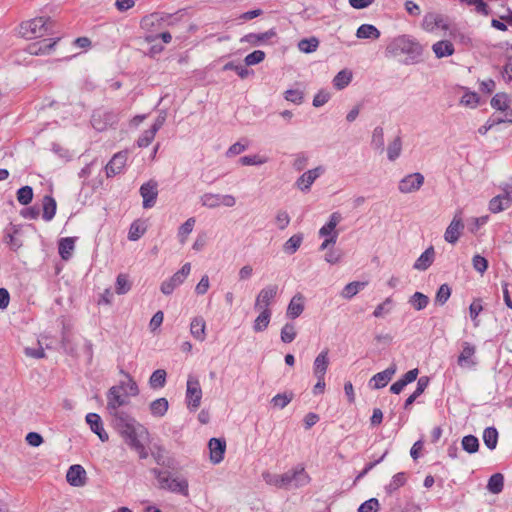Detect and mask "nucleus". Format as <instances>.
I'll list each match as a JSON object with an SVG mask.
<instances>
[{
  "mask_svg": "<svg viewBox=\"0 0 512 512\" xmlns=\"http://www.w3.org/2000/svg\"><path fill=\"white\" fill-rule=\"evenodd\" d=\"M223 70L224 71L233 70V71H235L237 73V75L241 79H245L248 76L253 74V71L249 70L246 66L235 64L233 61H230V62L226 63L223 66Z\"/></svg>",
  "mask_w": 512,
  "mask_h": 512,
  "instance_id": "53",
  "label": "nucleus"
},
{
  "mask_svg": "<svg viewBox=\"0 0 512 512\" xmlns=\"http://www.w3.org/2000/svg\"><path fill=\"white\" fill-rule=\"evenodd\" d=\"M463 230H464L463 220L461 218L460 213H457V214H455L452 221L446 228V231L444 233L445 241H447L450 244H455L459 240Z\"/></svg>",
  "mask_w": 512,
  "mask_h": 512,
  "instance_id": "12",
  "label": "nucleus"
},
{
  "mask_svg": "<svg viewBox=\"0 0 512 512\" xmlns=\"http://www.w3.org/2000/svg\"><path fill=\"white\" fill-rule=\"evenodd\" d=\"M476 347L470 342L462 343V351L457 358V364L462 368H473L477 365L475 360Z\"/></svg>",
  "mask_w": 512,
  "mask_h": 512,
  "instance_id": "13",
  "label": "nucleus"
},
{
  "mask_svg": "<svg viewBox=\"0 0 512 512\" xmlns=\"http://www.w3.org/2000/svg\"><path fill=\"white\" fill-rule=\"evenodd\" d=\"M260 311V314L257 316L253 323V330L255 332H263L266 330L272 315L271 309H263Z\"/></svg>",
  "mask_w": 512,
  "mask_h": 512,
  "instance_id": "33",
  "label": "nucleus"
},
{
  "mask_svg": "<svg viewBox=\"0 0 512 512\" xmlns=\"http://www.w3.org/2000/svg\"><path fill=\"white\" fill-rule=\"evenodd\" d=\"M210 450V460L213 464H218L224 459L226 451V441L224 438H211L208 443Z\"/></svg>",
  "mask_w": 512,
  "mask_h": 512,
  "instance_id": "17",
  "label": "nucleus"
},
{
  "mask_svg": "<svg viewBox=\"0 0 512 512\" xmlns=\"http://www.w3.org/2000/svg\"><path fill=\"white\" fill-rule=\"evenodd\" d=\"M423 49L421 44L409 35H400L391 39L386 48V57L406 55L405 64H414L420 60Z\"/></svg>",
  "mask_w": 512,
  "mask_h": 512,
  "instance_id": "1",
  "label": "nucleus"
},
{
  "mask_svg": "<svg viewBox=\"0 0 512 512\" xmlns=\"http://www.w3.org/2000/svg\"><path fill=\"white\" fill-rule=\"evenodd\" d=\"M322 166L304 172L296 181V186L301 191H309L314 181L324 172Z\"/></svg>",
  "mask_w": 512,
  "mask_h": 512,
  "instance_id": "18",
  "label": "nucleus"
},
{
  "mask_svg": "<svg viewBox=\"0 0 512 512\" xmlns=\"http://www.w3.org/2000/svg\"><path fill=\"white\" fill-rule=\"evenodd\" d=\"M149 408L154 417H163L168 411L169 403L166 398L161 397L152 401Z\"/></svg>",
  "mask_w": 512,
  "mask_h": 512,
  "instance_id": "37",
  "label": "nucleus"
},
{
  "mask_svg": "<svg viewBox=\"0 0 512 512\" xmlns=\"http://www.w3.org/2000/svg\"><path fill=\"white\" fill-rule=\"evenodd\" d=\"M410 304L415 310L420 311L427 307L429 304V298L421 292H415L410 298Z\"/></svg>",
  "mask_w": 512,
  "mask_h": 512,
  "instance_id": "50",
  "label": "nucleus"
},
{
  "mask_svg": "<svg viewBox=\"0 0 512 512\" xmlns=\"http://www.w3.org/2000/svg\"><path fill=\"white\" fill-rule=\"evenodd\" d=\"M202 390L197 378L189 376L187 380L186 402L191 410H196L201 404Z\"/></svg>",
  "mask_w": 512,
  "mask_h": 512,
  "instance_id": "6",
  "label": "nucleus"
},
{
  "mask_svg": "<svg viewBox=\"0 0 512 512\" xmlns=\"http://www.w3.org/2000/svg\"><path fill=\"white\" fill-rule=\"evenodd\" d=\"M128 159V151H120L110 159L105 166L106 176L114 177L123 172Z\"/></svg>",
  "mask_w": 512,
  "mask_h": 512,
  "instance_id": "10",
  "label": "nucleus"
},
{
  "mask_svg": "<svg viewBox=\"0 0 512 512\" xmlns=\"http://www.w3.org/2000/svg\"><path fill=\"white\" fill-rule=\"evenodd\" d=\"M146 232V227L140 220H135L131 223L129 232H128V239L130 241H137L139 240Z\"/></svg>",
  "mask_w": 512,
  "mask_h": 512,
  "instance_id": "47",
  "label": "nucleus"
},
{
  "mask_svg": "<svg viewBox=\"0 0 512 512\" xmlns=\"http://www.w3.org/2000/svg\"><path fill=\"white\" fill-rule=\"evenodd\" d=\"M421 27L426 32H434L435 29L441 28L442 30H448L449 24L447 17L443 14L436 12H428L424 15Z\"/></svg>",
  "mask_w": 512,
  "mask_h": 512,
  "instance_id": "7",
  "label": "nucleus"
},
{
  "mask_svg": "<svg viewBox=\"0 0 512 512\" xmlns=\"http://www.w3.org/2000/svg\"><path fill=\"white\" fill-rule=\"evenodd\" d=\"M111 417L114 428L121 435L126 444L132 442V439L139 437V433L135 427L136 421L128 413L121 412L111 415Z\"/></svg>",
  "mask_w": 512,
  "mask_h": 512,
  "instance_id": "3",
  "label": "nucleus"
},
{
  "mask_svg": "<svg viewBox=\"0 0 512 512\" xmlns=\"http://www.w3.org/2000/svg\"><path fill=\"white\" fill-rule=\"evenodd\" d=\"M285 100L300 105L304 100V93L299 89H288L284 92Z\"/></svg>",
  "mask_w": 512,
  "mask_h": 512,
  "instance_id": "60",
  "label": "nucleus"
},
{
  "mask_svg": "<svg viewBox=\"0 0 512 512\" xmlns=\"http://www.w3.org/2000/svg\"><path fill=\"white\" fill-rule=\"evenodd\" d=\"M462 448L469 454L476 453L479 449V440L474 435H466L462 439Z\"/></svg>",
  "mask_w": 512,
  "mask_h": 512,
  "instance_id": "52",
  "label": "nucleus"
},
{
  "mask_svg": "<svg viewBox=\"0 0 512 512\" xmlns=\"http://www.w3.org/2000/svg\"><path fill=\"white\" fill-rule=\"evenodd\" d=\"M60 344H61L63 351L67 355H69L73 358L78 357L77 344L73 340L69 325H67L64 321L62 322Z\"/></svg>",
  "mask_w": 512,
  "mask_h": 512,
  "instance_id": "14",
  "label": "nucleus"
},
{
  "mask_svg": "<svg viewBox=\"0 0 512 512\" xmlns=\"http://www.w3.org/2000/svg\"><path fill=\"white\" fill-rule=\"evenodd\" d=\"M278 293V286L275 284L264 287L256 297L254 308L256 310L270 309Z\"/></svg>",
  "mask_w": 512,
  "mask_h": 512,
  "instance_id": "9",
  "label": "nucleus"
},
{
  "mask_svg": "<svg viewBox=\"0 0 512 512\" xmlns=\"http://www.w3.org/2000/svg\"><path fill=\"white\" fill-rule=\"evenodd\" d=\"M201 203L208 208H215L221 205V195L205 193L201 196Z\"/></svg>",
  "mask_w": 512,
  "mask_h": 512,
  "instance_id": "58",
  "label": "nucleus"
},
{
  "mask_svg": "<svg viewBox=\"0 0 512 512\" xmlns=\"http://www.w3.org/2000/svg\"><path fill=\"white\" fill-rule=\"evenodd\" d=\"M356 36L359 39H378L380 31L372 24H362L357 29Z\"/></svg>",
  "mask_w": 512,
  "mask_h": 512,
  "instance_id": "39",
  "label": "nucleus"
},
{
  "mask_svg": "<svg viewBox=\"0 0 512 512\" xmlns=\"http://www.w3.org/2000/svg\"><path fill=\"white\" fill-rule=\"evenodd\" d=\"M67 482L74 487H81L86 483V471L79 465H71L66 474Z\"/></svg>",
  "mask_w": 512,
  "mask_h": 512,
  "instance_id": "19",
  "label": "nucleus"
},
{
  "mask_svg": "<svg viewBox=\"0 0 512 512\" xmlns=\"http://www.w3.org/2000/svg\"><path fill=\"white\" fill-rule=\"evenodd\" d=\"M156 132L151 128L145 130L137 140V146L140 148L147 147L155 138Z\"/></svg>",
  "mask_w": 512,
  "mask_h": 512,
  "instance_id": "63",
  "label": "nucleus"
},
{
  "mask_svg": "<svg viewBox=\"0 0 512 512\" xmlns=\"http://www.w3.org/2000/svg\"><path fill=\"white\" fill-rule=\"evenodd\" d=\"M407 483V474L405 472L396 473L391 481L384 487L387 495H392L400 487H403Z\"/></svg>",
  "mask_w": 512,
  "mask_h": 512,
  "instance_id": "32",
  "label": "nucleus"
},
{
  "mask_svg": "<svg viewBox=\"0 0 512 512\" xmlns=\"http://www.w3.org/2000/svg\"><path fill=\"white\" fill-rule=\"evenodd\" d=\"M280 482L283 488L295 487L299 488L305 486L310 482V477L306 473L304 467L298 466L280 475Z\"/></svg>",
  "mask_w": 512,
  "mask_h": 512,
  "instance_id": "4",
  "label": "nucleus"
},
{
  "mask_svg": "<svg viewBox=\"0 0 512 512\" xmlns=\"http://www.w3.org/2000/svg\"><path fill=\"white\" fill-rule=\"evenodd\" d=\"M371 145L374 149L383 152L384 150V132L383 128L378 126L374 129L372 134Z\"/></svg>",
  "mask_w": 512,
  "mask_h": 512,
  "instance_id": "57",
  "label": "nucleus"
},
{
  "mask_svg": "<svg viewBox=\"0 0 512 512\" xmlns=\"http://www.w3.org/2000/svg\"><path fill=\"white\" fill-rule=\"evenodd\" d=\"M490 104L494 109L505 112V122L512 123V110H509L508 96L506 93L495 94Z\"/></svg>",
  "mask_w": 512,
  "mask_h": 512,
  "instance_id": "23",
  "label": "nucleus"
},
{
  "mask_svg": "<svg viewBox=\"0 0 512 512\" xmlns=\"http://www.w3.org/2000/svg\"><path fill=\"white\" fill-rule=\"evenodd\" d=\"M402 150V141L401 137L397 136L388 146L387 156L390 161L396 160L401 153Z\"/></svg>",
  "mask_w": 512,
  "mask_h": 512,
  "instance_id": "55",
  "label": "nucleus"
},
{
  "mask_svg": "<svg viewBox=\"0 0 512 512\" xmlns=\"http://www.w3.org/2000/svg\"><path fill=\"white\" fill-rule=\"evenodd\" d=\"M397 367L393 363L388 368H386L384 371L379 372L375 374L370 380H369V387L371 389H381L387 386V384L392 379L393 375L396 373Z\"/></svg>",
  "mask_w": 512,
  "mask_h": 512,
  "instance_id": "15",
  "label": "nucleus"
},
{
  "mask_svg": "<svg viewBox=\"0 0 512 512\" xmlns=\"http://www.w3.org/2000/svg\"><path fill=\"white\" fill-rule=\"evenodd\" d=\"M379 509V502L376 498H371L365 502H363L359 508L358 512H377Z\"/></svg>",
  "mask_w": 512,
  "mask_h": 512,
  "instance_id": "64",
  "label": "nucleus"
},
{
  "mask_svg": "<svg viewBox=\"0 0 512 512\" xmlns=\"http://www.w3.org/2000/svg\"><path fill=\"white\" fill-rule=\"evenodd\" d=\"M60 40V37H56L54 39H43L42 41H38L35 43H31L28 46L27 51L31 55H46L49 54Z\"/></svg>",
  "mask_w": 512,
  "mask_h": 512,
  "instance_id": "20",
  "label": "nucleus"
},
{
  "mask_svg": "<svg viewBox=\"0 0 512 512\" xmlns=\"http://www.w3.org/2000/svg\"><path fill=\"white\" fill-rule=\"evenodd\" d=\"M450 296H451V288L446 283L442 284L436 292L435 302H436V304H439L442 306L448 301Z\"/></svg>",
  "mask_w": 512,
  "mask_h": 512,
  "instance_id": "59",
  "label": "nucleus"
},
{
  "mask_svg": "<svg viewBox=\"0 0 512 512\" xmlns=\"http://www.w3.org/2000/svg\"><path fill=\"white\" fill-rule=\"evenodd\" d=\"M132 283L129 280V276L124 273H120L116 278L115 292L118 295H123L131 290Z\"/></svg>",
  "mask_w": 512,
  "mask_h": 512,
  "instance_id": "46",
  "label": "nucleus"
},
{
  "mask_svg": "<svg viewBox=\"0 0 512 512\" xmlns=\"http://www.w3.org/2000/svg\"><path fill=\"white\" fill-rule=\"evenodd\" d=\"M195 218H188L178 229V238L181 244H184L188 235L192 232L195 225Z\"/></svg>",
  "mask_w": 512,
  "mask_h": 512,
  "instance_id": "49",
  "label": "nucleus"
},
{
  "mask_svg": "<svg viewBox=\"0 0 512 512\" xmlns=\"http://www.w3.org/2000/svg\"><path fill=\"white\" fill-rule=\"evenodd\" d=\"M328 354V349H325L321 351L315 358L313 363V374L315 377H320L321 375V377L325 378L330 363Z\"/></svg>",
  "mask_w": 512,
  "mask_h": 512,
  "instance_id": "26",
  "label": "nucleus"
},
{
  "mask_svg": "<svg viewBox=\"0 0 512 512\" xmlns=\"http://www.w3.org/2000/svg\"><path fill=\"white\" fill-rule=\"evenodd\" d=\"M343 217L340 212L336 211L333 212L329 220L325 225H323L319 229V236L320 237H333L336 235V239L338 238L339 232L336 230L337 225L342 221Z\"/></svg>",
  "mask_w": 512,
  "mask_h": 512,
  "instance_id": "21",
  "label": "nucleus"
},
{
  "mask_svg": "<svg viewBox=\"0 0 512 512\" xmlns=\"http://www.w3.org/2000/svg\"><path fill=\"white\" fill-rule=\"evenodd\" d=\"M434 258L435 251L433 246H430L418 257L413 268L419 271H425L433 264Z\"/></svg>",
  "mask_w": 512,
  "mask_h": 512,
  "instance_id": "27",
  "label": "nucleus"
},
{
  "mask_svg": "<svg viewBox=\"0 0 512 512\" xmlns=\"http://www.w3.org/2000/svg\"><path fill=\"white\" fill-rule=\"evenodd\" d=\"M167 373L163 369L155 370L149 378V385L152 389L163 388L166 384Z\"/></svg>",
  "mask_w": 512,
  "mask_h": 512,
  "instance_id": "44",
  "label": "nucleus"
},
{
  "mask_svg": "<svg viewBox=\"0 0 512 512\" xmlns=\"http://www.w3.org/2000/svg\"><path fill=\"white\" fill-rule=\"evenodd\" d=\"M432 51L438 59H441L453 55L455 48L451 41L440 40L432 45Z\"/></svg>",
  "mask_w": 512,
  "mask_h": 512,
  "instance_id": "29",
  "label": "nucleus"
},
{
  "mask_svg": "<svg viewBox=\"0 0 512 512\" xmlns=\"http://www.w3.org/2000/svg\"><path fill=\"white\" fill-rule=\"evenodd\" d=\"M319 40L316 37L304 38L299 41L298 48L301 52L312 53L317 50Z\"/></svg>",
  "mask_w": 512,
  "mask_h": 512,
  "instance_id": "51",
  "label": "nucleus"
},
{
  "mask_svg": "<svg viewBox=\"0 0 512 512\" xmlns=\"http://www.w3.org/2000/svg\"><path fill=\"white\" fill-rule=\"evenodd\" d=\"M123 385L113 386L107 392V410L110 415L121 413L120 407L129 403L128 394L122 393Z\"/></svg>",
  "mask_w": 512,
  "mask_h": 512,
  "instance_id": "5",
  "label": "nucleus"
},
{
  "mask_svg": "<svg viewBox=\"0 0 512 512\" xmlns=\"http://www.w3.org/2000/svg\"><path fill=\"white\" fill-rule=\"evenodd\" d=\"M33 195H34L33 188L28 185L22 186L16 192L17 201L21 205H25V206L32 202Z\"/></svg>",
  "mask_w": 512,
  "mask_h": 512,
  "instance_id": "48",
  "label": "nucleus"
},
{
  "mask_svg": "<svg viewBox=\"0 0 512 512\" xmlns=\"http://www.w3.org/2000/svg\"><path fill=\"white\" fill-rule=\"evenodd\" d=\"M504 488V476L501 473L493 474L487 484V489L493 494H499Z\"/></svg>",
  "mask_w": 512,
  "mask_h": 512,
  "instance_id": "43",
  "label": "nucleus"
},
{
  "mask_svg": "<svg viewBox=\"0 0 512 512\" xmlns=\"http://www.w3.org/2000/svg\"><path fill=\"white\" fill-rule=\"evenodd\" d=\"M304 311V297L301 293H297L292 297L288 304L286 316L294 320L298 318Z\"/></svg>",
  "mask_w": 512,
  "mask_h": 512,
  "instance_id": "25",
  "label": "nucleus"
},
{
  "mask_svg": "<svg viewBox=\"0 0 512 512\" xmlns=\"http://www.w3.org/2000/svg\"><path fill=\"white\" fill-rule=\"evenodd\" d=\"M472 265L477 272L483 274L488 269V260L485 257L476 254L472 258Z\"/></svg>",
  "mask_w": 512,
  "mask_h": 512,
  "instance_id": "62",
  "label": "nucleus"
},
{
  "mask_svg": "<svg viewBox=\"0 0 512 512\" xmlns=\"http://www.w3.org/2000/svg\"><path fill=\"white\" fill-rule=\"evenodd\" d=\"M75 247V239L72 237L61 238L58 244V252L63 260H68L71 257L72 251Z\"/></svg>",
  "mask_w": 512,
  "mask_h": 512,
  "instance_id": "34",
  "label": "nucleus"
},
{
  "mask_svg": "<svg viewBox=\"0 0 512 512\" xmlns=\"http://www.w3.org/2000/svg\"><path fill=\"white\" fill-rule=\"evenodd\" d=\"M56 23L50 17H36L22 22L20 33L27 39L41 38L55 33Z\"/></svg>",
  "mask_w": 512,
  "mask_h": 512,
  "instance_id": "2",
  "label": "nucleus"
},
{
  "mask_svg": "<svg viewBox=\"0 0 512 512\" xmlns=\"http://www.w3.org/2000/svg\"><path fill=\"white\" fill-rule=\"evenodd\" d=\"M157 187L158 184L154 180H150L141 185L139 192L143 198L144 209L152 208L155 205L158 196Z\"/></svg>",
  "mask_w": 512,
  "mask_h": 512,
  "instance_id": "11",
  "label": "nucleus"
},
{
  "mask_svg": "<svg viewBox=\"0 0 512 512\" xmlns=\"http://www.w3.org/2000/svg\"><path fill=\"white\" fill-rule=\"evenodd\" d=\"M294 397V394L293 392H289V393H279L277 395H275L272 400H271V403L275 406V407H278L280 409H283L285 408L293 399Z\"/></svg>",
  "mask_w": 512,
  "mask_h": 512,
  "instance_id": "56",
  "label": "nucleus"
},
{
  "mask_svg": "<svg viewBox=\"0 0 512 512\" xmlns=\"http://www.w3.org/2000/svg\"><path fill=\"white\" fill-rule=\"evenodd\" d=\"M43 213L42 218L46 222L51 221L57 210L56 200L51 195H45L42 199Z\"/></svg>",
  "mask_w": 512,
  "mask_h": 512,
  "instance_id": "30",
  "label": "nucleus"
},
{
  "mask_svg": "<svg viewBox=\"0 0 512 512\" xmlns=\"http://www.w3.org/2000/svg\"><path fill=\"white\" fill-rule=\"evenodd\" d=\"M172 493L181 494L183 496L189 495V484L185 478H172L168 490Z\"/></svg>",
  "mask_w": 512,
  "mask_h": 512,
  "instance_id": "36",
  "label": "nucleus"
},
{
  "mask_svg": "<svg viewBox=\"0 0 512 512\" xmlns=\"http://www.w3.org/2000/svg\"><path fill=\"white\" fill-rule=\"evenodd\" d=\"M424 184V176L419 173L406 175L399 181L398 189L401 193L408 194L418 191Z\"/></svg>",
  "mask_w": 512,
  "mask_h": 512,
  "instance_id": "8",
  "label": "nucleus"
},
{
  "mask_svg": "<svg viewBox=\"0 0 512 512\" xmlns=\"http://www.w3.org/2000/svg\"><path fill=\"white\" fill-rule=\"evenodd\" d=\"M512 205V196L508 191L502 195H497L489 201V210L492 213H499L508 209Z\"/></svg>",
  "mask_w": 512,
  "mask_h": 512,
  "instance_id": "22",
  "label": "nucleus"
},
{
  "mask_svg": "<svg viewBox=\"0 0 512 512\" xmlns=\"http://www.w3.org/2000/svg\"><path fill=\"white\" fill-rule=\"evenodd\" d=\"M150 471L155 476L159 489L168 490V486L172 480L170 472L158 468H152Z\"/></svg>",
  "mask_w": 512,
  "mask_h": 512,
  "instance_id": "40",
  "label": "nucleus"
},
{
  "mask_svg": "<svg viewBox=\"0 0 512 512\" xmlns=\"http://www.w3.org/2000/svg\"><path fill=\"white\" fill-rule=\"evenodd\" d=\"M183 282L184 280L177 273H174L169 279L161 283L160 290L163 294L170 295Z\"/></svg>",
  "mask_w": 512,
  "mask_h": 512,
  "instance_id": "38",
  "label": "nucleus"
},
{
  "mask_svg": "<svg viewBox=\"0 0 512 512\" xmlns=\"http://www.w3.org/2000/svg\"><path fill=\"white\" fill-rule=\"evenodd\" d=\"M21 231V225L10 223L8 227L4 230V242L10 246V248L14 251L18 250L22 243L18 239H16V235Z\"/></svg>",
  "mask_w": 512,
  "mask_h": 512,
  "instance_id": "24",
  "label": "nucleus"
},
{
  "mask_svg": "<svg viewBox=\"0 0 512 512\" xmlns=\"http://www.w3.org/2000/svg\"><path fill=\"white\" fill-rule=\"evenodd\" d=\"M206 323L202 316L194 317L190 324V333L198 341L203 342L206 338Z\"/></svg>",
  "mask_w": 512,
  "mask_h": 512,
  "instance_id": "28",
  "label": "nucleus"
},
{
  "mask_svg": "<svg viewBox=\"0 0 512 512\" xmlns=\"http://www.w3.org/2000/svg\"><path fill=\"white\" fill-rule=\"evenodd\" d=\"M303 242V234L298 233L291 236L283 245V250L288 255L294 254Z\"/></svg>",
  "mask_w": 512,
  "mask_h": 512,
  "instance_id": "41",
  "label": "nucleus"
},
{
  "mask_svg": "<svg viewBox=\"0 0 512 512\" xmlns=\"http://www.w3.org/2000/svg\"><path fill=\"white\" fill-rule=\"evenodd\" d=\"M367 282L361 281H353L348 283L342 290L341 296L345 299H351L354 297L359 291L365 288Z\"/></svg>",
  "mask_w": 512,
  "mask_h": 512,
  "instance_id": "42",
  "label": "nucleus"
},
{
  "mask_svg": "<svg viewBox=\"0 0 512 512\" xmlns=\"http://www.w3.org/2000/svg\"><path fill=\"white\" fill-rule=\"evenodd\" d=\"M483 441L486 447L494 450L498 443V431L495 427H487L483 432Z\"/></svg>",
  "mask_w": 512,
  "mask_h": 512,
  "instance_id": "45",
  "label": "nucleus"
},
{
  "mask_svg": "<svg viewBox=\"0 0 512 512\" xmlns=\"http://www.w3.org/2000/svg\"><path fill=\"white\" fill-rule=\"evenodd\" d=\"M85 420L91 431L95 433L102 442H107L109 440V435L104 429L103 422L99 414L93 412L88 413Z\"/></svg>",
  "mask_w": 512,
  "mask_h": 512,
  "instance_id": "16",
  "label": "nucleus"
},
{
  "mask_svg": "<svg viewBox=\"0 0 512 512\" xmlns=\"http://www.w3.org/2000/svg\"><path fill=\"white\" fill-rule=\"evenodd\" d=\"M352 77H353V74L350 70L343 69V70L339 71L336 74V76L333 78V81H332L333 86L337 90H342L350 84V82L352 81Z\"/></svg>",
  "mask_w": 512,
  "mask_h": 512,
  "instance_id": "35",
  "label": "nucleus"
},
{
  "mask_svg": "<svg viewBox=\"0 0 512 512\" xmlns=\"http://www.w3.org/2000/svg\"><path fill=\"white\" fill-rule=\"evenodd\" d=\"M275 35H276V32L274 31V29H270V30H268L264 33H260V34L249 33V34L244 35L240 39V42L249 43L251 45H257L258 43L266 41Z\"/></svg>",
  "mask_w": 512,
  "mask_h": 512,
  "instance_id": "31",
  "label": "nucleus"
},
{
  "mask_svg": "<svg viewBox=\"0 0 512 512\" xmlns=\"http://www.w3.org/2000/svg\"><path fill=\"white\" fill-rule=\"evenodd\" d=\"M264 58L265 53L262 50H255L245 57L244 62L246 66L257 65L262 62Z\"/></svg>",
  "mask_w": 512,
  "mask_h": 512,
  "instance_id": "61",
  "label": "nucleus"
},
{
  "mask_svg": "<svg viewBox=\"0 0 512 512\" xmlns=\"http://www.w3.org/2000/svg\"><path fill=\"white\" fill-rule=\"evenodd\" d=\"M297 332L293 323H286L280 333L281 341L283 343H291L295 340Z\"/></svg>",
  "mask_w": 512,
  "mask_h": 512,
  "instance_id": "54",
  "label": "nucleus"
}]
</instances>
